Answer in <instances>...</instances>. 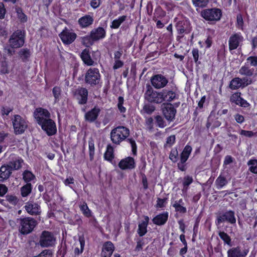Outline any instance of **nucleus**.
Returning a JSON list of instances; mask_svg holds the SVG:
<instances>
[{
	"mask_svg": "<svg viewBox=\"0 0 257 257\" xmlns=\"http://www.w3.org/2000/svg\"><path fill=\"white\" fill-rule=\"evenodd\" d=\"M101 74L97 68H90L85 75V84L91 87H95L101 83Z\"/></svg>",
	"mask_w": 257,
	"mask_h": 257,
	"instance_id": "nucleus-4",
	"label": "nucleus"
},
{
	"mask_svg": "<svg viewBox=\"0 0 257 257\" xmlns=\"http://www.w3.org/2000/svg\"><path fill=\"white\" fill-rule=\"evenodd\" d=\"M144 220L142 221L138 225L137 233L140 237H143L147 232V227L149 224L150 218L148 216H144Z\"/></svg>",
	"mask_w": 257,
	"mask_h": 257,
	"instance_id": "nucleus-32",
	"label": "nucleus"
},
{
	"mask_svg": "<svg viewBox=\"0 0 257 257\" xmlns=\"http://www.w3.org/2000/svg\"><path fill=\"white\" fill-rule=\"evenodd\" d=\"M12 122L14 132L16 135L22 134L28 127V121L19 114L14 115Z\"/></svg>",
	"mask_w": 257,
	"mask_h": 257,
	"instance_id": "nucleus-10",
	"label": "nucleus"
},
{
	"mask_svg": "<svg viewBox=\"0 0 257 257\" xmlns=\"http://www.w3.org/2000/svg\"><path fill=\"white\" fill-rule=\"evenodd\" d=\"M53 254L52 251L49 249H45L43 250L38 255L33 257H52Z\"/></svg>",
	"mask_w": 257,
	"mask_h": 257,
	"instance_id": "nucleus-62",
	"label": "nucleus"
},
{
	"mask_svg": "<svg viewBox=\"0 0 257 257\" xmlns=\"http://www.w3.org/2000/svg\"><path fill=\"white\" fill-rule=\"evenodd\" d=\"M91 37L96 42L103 40L106 37V31L105 29L100 26L92 29L89 32Z\"/></svg>",
	"mask_w": 257,
	"mask_h": 257,
	"instance_id": "nucleus-27",
	"label": "nucleus"
},
{
	"mask_svg": "<svg viewBox=\"0 0 257 257\" xmlns=\"http://www.w3.org/2000/svg\"><path fill=\"white\" fill-rule=\"evenodd\" d=\"M193 5L195 8H205L209 3V0H191Z\"/></svg>",
	"mask_w": 257,
	"mask_h": 257,
	"instance_id": "nucleus-48",
	"label": "nucleus"
},
{
	"mask_svg": "<svg viewBox=\"0 0 257 257\" xmlns=\"http://www.w3.org/2000/svg\"><path fill=\"white\" fill-rule=\"evenodd\" d=\"M169 158L173 163H176L178 161V151L176 147L171 149Z\"/></svg>",
	"mask_w": 257,
	"mask_h": 257,
	"instance_id": "nucleus-52",
	"label": "nucleus"
},
{
	"mask_svg": "<svg viewBox=\"0 0 257 257\" xmlns=\"http://www.w3.org/2000/svg\"><path fill=\"white\" fill-rule=\"evenodd\" d=\"M115 249L113 243L110 241L103 243L101 252V257H111Z\"/></svg>",
	"mask_w": 257,
	"mask_h": 257,
	"instance_id": "nucleus-30",
	"label": "nucleus"
},
{
	"mask_svg": "<svg viewBox=\"0 0 257 257\" xmlns=\"http://www.w3.org/2000/svg\"><path fill=\"white\" fill-rule=\"evenodd\" d=\"M163 115L170 123L175 118L177 110L174 105L171 103H164L161 108Z\"/></svg>",
	"mask_w": 257,
	"mask_h": 257,
	"instance_id": "nucleus-11",
	"label": "nucleus"
},
{
	"mask_svg": "<svg viewBox=\"0 0 257 257\" xmlns=\"http://www.w3.org/2000/svg\"><path fill=\"white\" fill-rule=\"evenodd\" d=\"M248 170L253 174H257V159H251L247 162Z\"/></svg>",
	"mask_w": 257,
	"mask_h": 257,
	"instance_id": "nucleus-44",
	"label": "nucleus"
},
{
	"mask_svg": "<svg viewBox=\"0 0 257 257\" xmlns=\"http://www.w3.org/2000/svg\"><path fill=\"white\" fill-rule=\"evenodd\" d=\"M235 212L232 210H226L217 216L215 223L216 225H219L221 223L227 222L231 224L236 223Z\"/></svg>",
	"mask_w": 257,
	"mask_h": 257,
	"instance_id": "nucleus-13",
	"label": "nucleus"
},
{
	"mask_svg": "<svg viewBox=\"0 0 257 257\" xmlns=\"http://www.w3.org/2000/svg\"><path fill=\"white\" fill-rule=\"evenodd\" d=\"M155 110V107L150 103L145 104L143 107V111L148 114H151Z\"/></svg>",
	"mask_w": 257,
	"mask_h": 257,
	"instance_id": "nucleus-56",
	"label": "nucleus"
},
{
	"mask_svg": "<svg viewBox=\"0 0 257 257\" xmlns=\"http://www.w3.org/2000/svg\"><path fill=\"white\" fill-rule=\"evenodd\" d=\"M34 116L38 124L41 123L46 118L51 117L50 112L46 108L38 107L34 112Z\"/></svg>",
	"mask_w": 257,
	"mask_h": 257,
	"instance_id": "nucleus-24",
	"label": "nucleus"
},
{
	"mask_svg": "<svg viewBox=\"0 0 257 257\" xmlns=\"http://www.w3.org/2000/svg\"><path fill=\"white\" fill-rule=\"evenodd\" d=\"M193 182V179L192 176L187 175L184 177L182 184H183V192H186L189 185L191 184Z\"/></svg>",
	"mask_w": 257,
	"mask_h": 257,
	"instance_id": "nucleus-46",
	"label": "nucleus"
},
{
	"mask_svg": "<svg viewBox=\"0 0 257 257\" xmlns=\"http://www.w3.org/2000/svg\"><path fill=\"white\" fill-rule=\"evenodd\" d=\"M124 103V98L122 96H119L118 98V103L117 106L120 113H123L126 112V109L123 106Z\"/></svg>",
	"mask_w": 257,
	"mask_h": 257,
	"instance_id": "nucleus-57",
	"label": "nucleus"
},
{
	"mask_svg": "<svg viewBox=\"0 0 257 257\" xmlns=\"http://www.w3.org/2000/svg\"><path fill=\"white\" fill-rule=\"evenodd\" d=\"M241 93L239 91L233 92L230 96V102L232 105L235 104L242 108H249L250 104L246 100L241 97Z\"/></svg>",
	"mask_w": 257,
	"mask_h": 257,
	"instance_id": "nucleus-17",
	"label": "nucleus"
},
{
	"mask_svg": "<svg viewBox=\"0 0 257 257\" xmlns=\"http://www.w3.org/2000/svg\"><path fill=\"white\" fill-rule=\"evenodd\" d=\"M59 36L64 45H70L76 40L77 36L73 30L69 29L65 27L62 32L59 34Z\"/></svg>",
	"mask_w": 257,
	"mask_h": 257,
	"instance_id": "nucleus-14",
	"label": "nucleus"
},
{
	"mask_svg": "<svg viewBox=\"0 0 257 257\" xmlns=\"http://www.w3.org/2000/svg\"><path fill=\"white\" fill-rule=\"evenodd\" d=\"M18 55L23 62H26L29 60L31 56L30 49L27 48H22L19 51Z\"/></svg>",
	"mask_w": 257,
	"mask_h": 257,
	"instance_id": "nucleus-37",
	"label": "nucleus"
},
{
	"mask_svg": "<svg viewBox=\"0 0 257 257\" xmlns=\"http://www.w3.org/2000/svg\"><path fill=\"white\" fill-rule=\"evenodd\" d=\"M85 244V240L84 235H79L78 237V243L75 242V247L74 249V253L75 256L81 254L84 251Z\"/></svg>",
	"mask_w": 257,
	"mask_h": 257,
	"instance_id": "nucleus-34",
	"label": "nucleus"
},
{
	"mask_svg": "<svg viewBox=\"0 0 257 257\" xmlns=\"http://www.w3.org/2000/svg\"><path fill=\"white\" fill-rule=\"evenodd\" d=\"M126 141L129 143L132 147V151L133 155L136 156L137 153V146L135 140L131 138L126 139Z\"/></svg>",
	"mask_w": 257,
	"mask_h": 257,
	"instance_id": "nucleus-59",
	"label": "nucleus"
},
{
	"mask_svg": "<svg viewBox=\"0 0 257 257\" xmlns=\"http://www.w3.org/2000/svg\"><path fill=\"white\" fill-rule=\"evenodd\" d=\"M154 119L155 120V124L157 126L163 128L167 126L166 122L162 116L157 115L155 116Z\"/></svg>",
	"mask_w": 257,
	"mask_h": 257,
	"instance_id": "nucleus-49",
	"label": "nucleus"
},
{
	"mask_svg": "<svg viewBox=\"0 0 257 257\" xmlns=\"http://www.w3.org/2000/svg\"><path fill=\"white\" fill-rule=\"evenodd\" d=\"M67 247L65 245L64 246L61 245L60 247L59 248L58 250L57 251V253L61 255V257H65V255L67 253Z\"/></svg>",
	"mask_w": 257,
	"mask_h": 257,
	"instance_id": "nucleus-64",
	"label": "nucleus"
},
{
	"mask_svg": "<svg viewBox=\"0 0 257 257\" xmlns=\"http://www.w3.org/2000/svg\"><path fill=\"white\" fill-rule=\"evenodd\" d=\"M228 183L226 177L222 174H220L215 180V184L217 189H221Z\"/></svg>",
	"mask_w": 257,
	"mask_h": 257,
	"instance_id": "nucleus-39",
	"label": "nucleus"
},
{
	"mask_svg": "<svg viewBox=\"0 0 257 257\" xmlns=\"http://www.w3.org/2000/svg\"><path fill=\"white\" fill-rule=\"evenodd\" d=\"M32 185L31 183H27L21 189V195L23 197L28 196L32 192Z\"/></svg>",
	"mask_w": 257,
	"mask_h": 257,
	"instance_id": "nucleus-47",
	"label": "nucleus"
},
{
	"mask_svg": "<svg viewBox=\"0 0 257 257\" xmlns=\"http://www.w3.org/2000/svg\"><path fill=\"white\" fill-rule=\"evenodd\" d=\"M169 213L167 211L160 213L155 216L153 219V223L158 226L165 224L168 220Z\"/></svg>",
	"mask_w": 257,
	"mask_h": 257,
	"instance_id": "nucleus-31",
	"label": "nucleus"
},
{
	"mask_svg": "<svg viewBox=\"0 0 257 257\" xmlns=\"http://www.w3.org/2000/svg\"><path fill=\"white\" fill-rule=\"evenodd\" d=\"M8 163V166L13 170H18L20 169L24 163V160L19 156L16 154H11Z\"/></svg>",
	"mask_w": 257,
	"mask_h": 257,
	"instance_id": "nucleus-21",
	"label": "nucleus"
},
{
	"mask_svg": "<svg viewBox=\"0 0 257 257\" xmlns=\"http://www.w3.org/2000/svg\"><path fill=\"white\" fill-rule=\"evenodd\" d=\"M81 40L82 44L87 47L92 46L95 42L93 38L91 37L89 33L88 35L82 37Z\"/></svg>",
	"mask_w": 257,
	"mask_h": 257,
	"instance_id": "nucleus-43",
	"label": "nucleus"
},
{
	"mask_svg": "<svg viewBox=\"0 0 257 257\" xmlns=\"http://www.w3.org/2000/svg\"><path fill=\"white\" fill-rule=\"evenodd\" d=\"M25 42V32L21 30L15 31L9 40V46L13 49L21 48Z\"/></svg>",
	"mask_w": 257,
	"mask_h": 257,
	"instance_id": "nucleus-6",
	"label": "nucleus"
},
{
	"mask_svg": "<svg viewBox=\"0 0 257 257\" xmlns=\"http://www.w3.org/2000/svg\"><path fill=\"white\" fill-rule=\"evenodd\" d=\"M130 135V130L125 126H118L113 128L110 132V139L115 145H119L127 139Z\"/></svg>",
	"mask_w": 257,
	"mask_h": 257,
	"instance_id": "nucleus-3",
	"label": "nucleus"
},
{
	"mask_svg": "<svg viewBox=\"0 0 257 257\" xmlns=\"http://www.w3.org/2000/svg\"><path fill=\"white\" fill-rule=\"evenodd\" d=\"M247 62H249L250 66H257V56H249L246 59Z\"/></svg>",
	"mask_w": 257,
	"mask_h": 257,
	"instance_id": "nucleus-63",
	"label": "nucleus"
},
{
	"mask_svg": "<svg viewBox=\"0 0 257 257\" xmlns=\"http://www.w3.org/2000/svg\"><path fill=\"white\" fill-rule=\"evenodd\" d=\"M12 170L8 165H4L0 168V181L4 182L8 179L12 174Z\"/></svg>",
	"mask_w": 257,
	"mask_h": 257,
	"instance_id": "nucleus-35",
	"label": "nucleus"
},
{
	"mask_svg": "<svg viewBox=\"0 0 257 257\" xmlns=\"http://www.w3.org/2000/svg\"><path fill=\"white\" fill-rule=\"evenodd\" d=\"M239 73L244 77H235L230 80L228 87L232 90L244 88L253 83L255 81L254 78L256 74H254V69L250 68L246 63L239 69Z\"/></svg>",
	"mask_w": 257,
	"mask_h": 257,
	"instance_id": "nucleus-1",
	"label": "nucleus"
},
{
	"mask_svg": "<svg viewBox=\"0 0 257 257\" xmlns=\"http://www.w3.org/2000/svg\"><path fill=\"white\" fill-rule=\"evenodd\" d=\"M41 128L49 137L52 136L57 133V126L55 121L50 117L38 124Z\"/></svg>",
	"mask_w": 257,
	"mask_h": 257,
	"instance_id": "nucleus-16",
	"label": "nucleus"
},
{
	"mask_svg": "<svg viewBox=\"0 0 257 257\" xmlns=\"http://www.w3.org/2000/svg\"><path fill=\"white\" fill-rule=\"evenodd\" d=\"M163 102H170L178 98V95L177 94L176 90L174 88H169L163 89L162 90Z\"/></svg>",
	"mask_w": 257,
	"mask_h": 257,
	"instance_id": "nucleus-26",
	"label": "nucleus"
},
{
	"mask_svg": "<svg viewBox=\"0 0 257 257\" xmlns=\"http://www.w3.org/2000/svg\"><path fill=\"white\" fill-rule=\"evenodd\" d=\"M171 205L175 208V210L177 212L182 214H185L187 212V208L184 205H180L176 203H173V201L171 200Z\"/></svg>",
	"mask_w": 257,
	"mask_h": 257,
	"instance_id": "nucleus-53",
	"label": "nucleus"
},
{
	"mask_svg": "<svg viewBox=\"0 0 257 257\" xmlns=\"http://www.w3.org/2000/svg\"><path fill=\"white\" fill-rule=\"evenodd\" d=\"M94 22V17L93 13H88L83 15L77 20V24L81 29L91 28Z\"/></svg>",
	"mask_w": 257,
	"mask_h": 257,
	"instance_id": "nucleus-18",
	"label": "nucleus"
},
{
	"mask_svg": "<svg viewBox=\"0 0 257 257\" xmlns=\"http://www.w3.org/2000/svg\"><path fill=\"white\" fill-rule=\"evenodd\" d=\"M15 12L17 14V18L21 23H24L27 22V16L23 12V9L20 7L15 8Z\"/></svg>",
	"mask_w": 257,
	"mask_h": 257,
	"instance_id": "nucleus-41",
	"label": "nucleus"
},
{
	"mask_svg": "<svg viewBox=\"0 0 257 257\" xmlns=\"http://www.w3.org/2000/svg\"><path fill=\"white\" fill-rule=\"evenodd\" d=\"M168 198L164 197V198H158L157 200V204L156 207L157 208H165L167 203Z\"/></svg>",
	"mask_w": 257,
	"mask_h": 257,
	"instance_id": "nucleus-55",
	"label": "nucleus"
},
{
	"mask_svg": "<svg viewBox=\"0 0 257 257\" xmlns=\"http://www.w3.org/2000/svg\"><path fill=\"white\" fill-rule=\"evenodd\" d=\"M80 57L85 65L89 66L94 65V62L91 57L89 49L85 48L83 50Z\"/></svg>",
	"mask_w": 257,
	"mask_h": 257,
	"instance_id": "nucleus-33",
	"label": "nucleus"
},
{
	"mask_svg": "<svg viewBox=\"0 0 257 257\" xmlns=\"http://www.w3.org/2000/svg\"><path fill=\"white\" fill-rule=\"evenodd\" d=\"M23 179L27 183H30V182L35 179V176L30 171L25 170L23 173Z\"/></svg>",
	"mask_w": 257,
	"mask_h": 257,
	"instance_id": "nucleus-45",
	"label": "nucleus"
},
{
	"mask_svg": "<svg viewBox=\"0 0 257 257\" xmlns=\"http://www.w3.org/2000/svg\"><path fill=\"white\" fill-rule=\"evenodd\" d=\"M6 200L8 201L10 204L12 205H16L19 201V199L15 195L7 194L6 196Z\"/></svg>",
	"mask_w": 257,
	"mask_h": 257,
	"instance_id": "nucleus-54",
	"label": "nucleus"
},
{
	"mask_svg": "<svg viewBox=\"0 0 257 257\" xmlns=\"http://www.w3.org/2000/svg\"><path fill=\"white\" fill-rule=\"evenodd\" d=\"M88 149L89 159L91 161L94 159L95 154L94 143L92 138H90L88 141Z\"/></svg>",
	"mask_w": 257,
	"mask_h": 257,
	"instance_id": "nucleus-50",
	"label": "nucleus"
},
{
	"mask_svg": "<svg viewBox=\"0 0 257 257\" xmlns=\"http://www.w3.org/2000/svg\"><path fill=\"white\" fill-rule=\"evenodd\" d=\"M145 245V242H144V238H140L137 241V245L135 248V251H140L143 250V246Z\"/></svg>",
	"mask_w": 257,
	"mask_h": 257,
	"instance_id": "nucleus-61",
	"label": "nucleus"
},
{
	"mask_svg": "<svg viewBox=\"0 0 257 257\" xmlns=\"http://www.w3.org/2000/svg\"><path fill=\"white\" fill-rule=\"evenodd\" d=\"M80 211L83 215L87 218H89L92 216V212L87 206V203L84 201L79 205Z\"/></svg>",
	"mask_w": 257,
	"mask_h": 257,
	"instance_id": "nucleus-42",
	"label": "nucleus"
},
{
	"mask_svg": "<svg viewBox=\"0 0 257 257\" xmlns=\"http://www.w3.org/2000/svg\"><path fill=\"white\" fill-rule=\"evenodd\" d=\"M192 151V147L187 144L185 146L183 151L181 153L180 155V161L177 163V167L180 171L184 172L186 170L187 167L186 162L189 159Z\"/></svg>",
	"mask_w": 257,
	"mask_h": 257,
	"instance_id": "nucleus-12",
	"label": "nucleus"
},
{
	"mask_svg": "<svg viewBox=\"0 0 257 257\" xmlns=\"http://www.w3.org/2000/svg\"><path fill=\"white\" fill-rule=\"evenodd\" d=\"M61 89L59 86H54L52 89L53 95L54 97L55 102H58L61 96Z\"/></svg>",
	"mask_w": 257,
	"mask_h": 257,
	"instance_id": "nucleus-51",
	"label": "nucleus"
},
{
	"mask_svg": "<svg viewBox=\"0 0 257 257\" xmlns=\"http://www.w3.org/2000/svg\"><path fill=\"white\" fill-rule=\"evenodd\" d=\"M244 38L240 32L232 34L228 40V47L229 51L236 49L240 44L243 41Z\"/></svg>",
	"mask_w": 257,
	"mask_h": 257,
	"instance_id": "nucleus-20",
	"label": "nucleus"
},
{
	"mask_svg": "<svg viewBox=\"0 0 257 257\" xmlns=\"http://www.w3.org/2000/svg\"><path fill=\"white\" fill-rule=\"evenodd\" d=\"M200 16L206 21L216 22L220 20L222 12L217 8L205 9L201 11Z\"/></svg>",
	"mask_w": 257,
	"mask_h": 257,
	"instance_id": "nucleus-5",
	"label": "nucleus"
},
{
	"mask_svg": "<svg viewBox=\"0 0 257 257\" xmlns=\"http://www.w3.org/2000/svg\"><path fill=\"white\" fill-rule=\"evenodd\" d=\"M166 17V11L161 6H157L154 10L152 18V20L156 23V27L157 29H163L168 23L169 21L165 19Z\"/></svg>",
	"mask_w": 257,
	"mask_h": 257,
	"instance_id": "nucleus-9",
	"label": "nucleus"
},
{
	"mask_svg": "<svg viewBox=\"0 0 257 257\" xmlns=\"http://www.w3.org/2000/svg\"><path fill=\"white\" fill-rule=\"evenodd\" d=\"M178 36L177 41L182 39L185 34H188L192 30L191 23L188 19H182L176 22L175 25Z\"/></svg>",
	"mask_w": 257,
	"mask_h": 257,
	"instance_id": "nucleus-7",
	"label": "nucleus"
},
{
	"mask_svg": "<svg viewBox=\"0 0 257 257\" xmlns=\"http://www.w3.org/2000/svg\"><path fill=\"white\" fill-rule=\"evenodd\" d=\"M100 111V108L97 106H95L85 113V120L89 123L95 122L97 119Z\"/></svg>",
	"mask_w": 257,
	"mask_h": 257,
	"instance_id": "nucleus-25",
	"label": "nucleus"
},
{
	"mask_svg": "<svg viewBox=\"0 0 257 257\" xmlns=\"http://www.w3.org/2000/svg\"><path fill=\"white\" fill-rule=\"evenodd\" d=\"M150 81L152 86L156 89L163 88L168 83V79L165 76L160 74L153 75Z\"/></svg>",
	"mask_w": 257,
	"mask_h": 257,
	"instance_id": "nucleus-19",
	"label": "nucleus"
},
{
	"mask_svg": "<svg viewBox=\"0 0 257 257\" xmlns=\"http://www.w3.org/2000/svg\"><path fill=\"white\" fill-rule=\"evenodd\" d=\"M176 142L175 135H173L169 136L166 139V143L164 145V147H171Z\"/></svg>",
	"mask_w": 257,
	"mask_h": 257,
	"instance_id": "nucleus-58",
	"label": "nucleus"
},
{
	"mask_svg": "<svg viewBox=\"0 0 257 257\" xmlns=\"http://www.w3.org/2000/svg\"><path fill=\"white\" fill-rule=\"evenodd\" d=\"M9 223L11 226L16 224L19 232L24 235L31 233L38 224L37 220L31 217H19L15 221L10 220Z\"/></svg>",
	"mask_w": 257,
	"mask_h": 257,
	"instance_id": "nucleus-2",
	"label": "nucleus"
},
{
	"mask_svg": "<svg viewBox=\"0 0 257 257\" xmlns=\"http://www.w3.org/2000/svg\"><path fill=\"white\" fill-rule=\"evenodd\" d=\"M118 166L122 170H131L136 168V163L135 159L129 156L121 159L118 163Z\"/></svg>",
	"mask_w": 257,
	"mask_h": 257,
	"instance_id": "nucleus-23",
	"label": "nucleus"
},
{
	"mask_svg": "<svg viewBox=\"0 0 257 257\" xmlns=\"http://www.w3.org/2000/svg\"><path fill=\"white\" fill-rule=\"evenodd\" d=\"M74 95L80 105L85 104L88 101V91L83 87H78L75 91Z\"/></svg>",
	"mask_w": 257,
	"mask_h": 257,
	"instance_id": "nucleus-22",
	"label": "nucleus"
},
{
	"mask_svg": "<svg viewBox=\"0 0 257 257\" xmlns=\"http://www.w3.org/2000/svg\"><path fill=\"white\" fill-rule=\"evenodd\" d=\"M25 208L27 212L32 215H37L41 212V207L38 203L29 201L26 203Z\"/></svg>",
	"mask_w": 257,
	"mask_h": 257,
	"instance_id": "nucleus-29",
	"label": "nucleus"
},
{
	"mask_svg": "<svg viewBox=\"0 0 257 257\" xmlns=\"http://www.w3.org/2000/svg\"><path fill=\"white\" fill-rule=\"evenodd\" d=\"M199 51L198 48H193V49L192 50V54L194 61L197 64H200V62L199 61Z\"/></svg>",
	"mask_w": 257,
	"mask_h": 257,
	"instance_id": "nucleus-60",
	"label": "nucleus"
},
{
	"mask_svg": "<svg viewBox=\"0 0 257 257\" xmlns=\"http://www.w3.org/2000/svg\"><path fill=\"white\" fill-rule=\"evenodd\" d=\"M230 247L227 251V257H245L247 254L248 251L243 249L240 246Z\"/></svg>",
	"mask_w": 257,
	"mask_h": 257,
	"instance_id": "nucleus-28",
	"label": "nucleus"
},
{
	"mask_svg": "<svg viewBox=\"0 0 257 257\" xmlns=\"http://www.w3.org/2000/svg\"><path fill=\"white\" fill-rule=\"evenodd\" d=\"M219 237L223 241L224 245L227 244L228 246L231 247L233 244L231 242L230 236L224 231H220L218 232Z\"/></svg>",
	"mask_w": 257,
	"mask_h": 257,
	"instance_id": "nucleus-40",
	"label": "nucleus"
},
{
	"mask_svg": "<svg viewBox=\"0 0 257 257\" xmlns=\"http://www.w3.org/2000/svg\"><path fill=\"white\" fill-rule=\"evenodd\" d=\"M144 98L150 103L160 104L163 102L162 91L158 92L155 90L149 84L146 85Z\"/></svg>",
	"mask_w": 257,
	"mask_h": 257,
	"instance_id": "nucleus-8",
	"label": "nucleus"
},
{
	"mask_svg": "<svg viewBox=\"0 0 257 257\" xmlns=\"http://www.w3.org/2000/svg\"><path fill=\"white\" fill-rule=\"evenodd\" d=\"M103 158L105 160L113 164V161L114 158V149L110 144L107 145Z\"/></svg>",
	"mask_w": 257,
	"mask_h": 257,
	"instance_id": "nucleus-36",
	"label": "nucleus"
},
{
	"mask_svg": "<svg viewBox=\"0 0 257 257\" xmlns=\"http://www.w3.org/2000/svg\"><path fill=\"white\" fill-rule=\"evenodd\" d=\"M127 19L126 15H123L118 17V18L113 20L110 25V27L112 29H118L121 24L123 23Z\"/></svg>",
	"mask_w": 257,
	"mask_h": 257,
	"instance_id": "nucleus-38",
	"label": "nucleus"
},
{
	"mask_svg": "<svg viewBox=\"0 0 257 257\" xmlns=\"http://www.w3.org/2000/svg\"><path fill=\"white\" fill-rule=\"evenodd\" d=\"M56 241V238L51 232L49 231H43L39 240V244L41 247H48L53 246Z\"/></svg>",
	"mask_w": 257,
	"mask_h": 257,
	"instance_id": "nucleus-15",
	"label": "nucleus"
}]
</instances>
